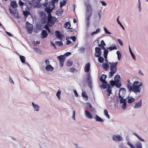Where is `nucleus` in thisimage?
<instances>
[{
    "label": "nucleus",
    "mask_w": 148,
    "mask_h": 148,
    "mask_svg": "<svg viewBox=\"0 0 148 148\" xmlns=\"http://www.w3.org/2000/svg\"><path fill=\"white\" fill-rule=\"evenodd\" d=\"M84 5L86 8V22L87 27H88L90 25L89 20L92 15V9L89 1H84Z\"/></svg>",
    "instance_id": "nucleus-1"
},
{
    "label": "nucleus",
    "mask_w": 148,
    "mask_h": 148,
    "mask_svg": "<svg viewBox=\"0 0 148 148\" xmlns=\"http://www.w3.org/2000/svg\"><path fill=\"white\" fill-rule=\"evenodd\" d=\"M142 86V83L138 81H135L133 83V86L131 91L134 92H140V91L141 88Z\"/></svg>",
    "instance_id": "nucleus-2"
},
{
    "label": "nucleus",
    "mask_w": 148,
    "mask_h": 148,
    "mask_svg": "<svg viewBox=\"0 0 148 148\" xmlns=\"http://www.w3.org/2000/svg\"><path fill=\"white\" fill-rule=\"evenodd\" d=\"M107 76L106 75L103 74L100 78V80L102 84L101 85H100V87L103 89H105L106 88L105 86V85L108 84L107 82L106 81Z\"/></svg>",
    "instance_id": "nucleus-3"
},
{
    "label": "nucleus",
    "mask_w": 148,
    "mask_h": 148,
    "mask_svg": "<svg viewBox=\"0 0 148 148\" xmlns=\"http://www.w3.org/2000/svg\"><path fill=\"white\" fill-rule=\"evenodd\" d=\"M57 18L55 16L51 17H48L47 18V23L49 24L51 26H52L54 24Z\"/></svg>",
    "instance_id": "nucleus-4"
},
{
    "label": "nucleus",
    "mask_w": 148,
    "mask_h": 148,
    "mask_svg": "<svg viewBox=\"0 0 148 148\" xmlns=\"http://www.w3.org/2000/svg\"><path fill=\"white\" fill-rule=\"evenodd\" d=\"M86 77V80L88 86L91 89L92 88V78L90 73H88L87 74Z\"/></svg>",
    "instance_id": "nucleus-5"
},
{
    "label": "nucleus",
    "mask_w": 148,
    "mask_h": 148,
    "mask_svg": "<svg viewBox=\"0 0 148 148\" xmlns=\"http://www.w3.org/2000/svg\"><path fill=\"white\" fill-rule=\"evenodd\" d=\"M26 27L29 33L31 34L32 32V25L30 24L28 22L25 23Z\"/></svg>",
    "instance_id": "nucleus-6"
},
{
    "label": "nucleus",
    "mask_w": 148,
    "mask_h": 148,
    "mask_svg": "<svg viewBox=\"0 0 148 148\" xmlns=\"http://www.w3.org/2000/svg\"><path fill=\"white\" fill-rule=\"evenodd\" d=\"M126 91V89L125 88L122 87L120 89L119 93V97H118L119 99H120L122 97H125Z\"/></svg>",
    "instance_id": "nucleus-7"
},
{
    "label": "nucleus",
    "mask_w": 148,
    "mask_h": 148,
    "mask_svg": "<svg viewBox=\"0 0 148 148\" xmlns=\"http://www.w3.org/2000/svg\"><path fill=\"white\" fill-rule=\"evenodd\" d=\"M112 138L113 140L116 142H119L123 140V138L120 135L116 134L113 135Z\"/></svg>",
    "instance_id": "nucleus-8"
},
{
    "label": "nucleus",
    "mask_w": 148,
    "mask_h": 148,
    "mask_svg": "<svg viewBox=\"0 0 148 148\" xmlns=\"http://www.w3.org/2000/svg\"><path fill=\"white\" fill-rule=\"evenodd\" d=\"M108 63L110 65V70H113L117 71V69L116 67L118 64V62H108Z\"/></svg>",
    "instance_id": "nucleus-9"
},
{
    "label": "nucleus",
    "mask_w": 148,
    "mask_h": 148,
    "mask_svg": "<svg viewBox=\"0 0 148 148\" xmlns=\"http://www.w3.org/2000/svg\"><path fill=\"white\" fill-rule=\"evenodd\" d=\"M55 35L58 38L60 39L61 41L62 40V37H64L63 35L59 31H56L55 32Z\"/></svg>",
    "instance_id": "nucleus-10"
},
{
    "label": "nucleus",
    "mask_w": 148,
    "mask_h": 148,
    "mask_svg": "<svg viewBox=\"0 0 148 148\" xmlns=\"http://www.w3.org/2000/svg\"><path fill=\"white\" fill-rule=\"evenodd\" d=\"M39 2L38 0H32V3L37 8H40L41 7V5Z\"/></svg>",
    "instance_id": "nucleus-11"
},
{
    "label": "nucleus",
    "mask_w": 148,
    "mask_h": 148,
    "mask_svg": "<svg viewBox=\"0 0 148 148\" xmlns=\"http://www.w3.org/2000/svg\"><path fill=\"white\" fill-rule=\"evenodd\" d=\"M127 84L126 86L129 92L131 91L132 86H133V84L130 82V80L129 79H128L127 80Z\"/></svg>",
    "instance_id": "nucleus-12"
},
{
    "label": "nucleus",
    "mask_w": 148,
    "mask_h": 148,
    "mask_svg": "<svg viewBox=\"0 0 148 148\" xmlns=\"http://www.w3.org/2000/svg\"><path fill=\"white\" fill-rule=\"evenodd\" d=\"M25 5L26 6L25 10L29 11L32 7V4L31 2L29 1H27L25 3Z\"/></svg>",
    "instance_id": "nucleus-13"
},
{
    "label": "nucleus",
    "mask_w": 148,
    "mask_h": 148,
    "mask_svg": "<svg viewBox=\"0 0 148 148\" xmlns=\"http://www.w3.org/2000/svg\"><path fill=\"white\" fill-rule=\"evenodd\" d=\"M48 34V33L46 30H42V31L41 34V37L43 39L46 38L47 37Z\"/></svg>",
    "instance_id": "nucleus-14"
},
{
    "label": "nucleus",
    "mask_w": 148,
    "mask_h": 148,
    "mask_svg": "<svg viewBox=\"0 0 148 148\" xmlns=\"http://www.w3.org/2000/svg\"><path fill=\"white\" fill-rule=\"evenodd\" d=\"M122 84L120 82V80L119 79L115 81V86L117 88H120Z\"/></svg>",
    "instance_id": "nucleus-15"
},
{
    "label": "nucleus",
    "mask_w": 148,
    "mask_h": 148,
    "mask_svg": "<svg viewBox=\"0 0 148 148\" xmlns=\"http://www.w3.org/2000/svg\"><path fill=\"white\" fill-rule=\"evenodd\" d=\"M142 104V100L141 99L138 102H137L135 103V105L134 106L133 108L135 109L140 108L141 107Z\"/></svg>",
    "instance_id": "nucleus-16"
},
{
    "label": "nucleus",
    "mask_w": 148,
    "mask_h": 148,
    "mask_svg": "<svg viewBox=\"0 0 148 148\" xmlns=\"http://www.w3.org/2000/svg\"><path fill=\"white\" fill-rule=\"evenodd\" d=\"M106 88V89L107 88V89L106 90V91L108 93H109L110 94H112V87H110V84H108L105 85V86Z\"/></svg>",
    "instance_id": "nucleus-17"
},
{
    "label": "nucleus",
    "mask_w": 148,
    "mask_h": 148,
    "mask_svg": "<svg viewBox=\"0 0 148 148\" xmlns=\"http://www.w3.org/2000/svg\"><path fill=\"white\" fill-rule=\"evenodd\" d=\"M90 69V64L89 62L87 63L84 67V71L85 72H88Z\"/></svg>",
    "instance_id": "nucleus-18"
},
{
    "label": "nucleus",
    "mask_w": 148,
    "mask_h": 148,
    "mask_svg": "<svg viewBox=\"0 0 148 148\" xmlns=\"http://www.w3.org/2000/svg\"><path fill=\"white\" fill-rule=\"evenodd\" d=\"M32 104L35 111H38L39 110V107L36 104L34 103V102H32Z\"/></svg>",
    "instance_id": "nucleus-19"
},
{
    "label": "nucleus",
    "mask_w": 148,
    "mask_h": 148,
    "mask_svg": "<svg viewBox=\"0 0 148 148\" xmlns=\"http://www.w3.org/2000/svg\"><path fill=\"white\" fill-rule=\"evenodd\" d=\"M109 63H103L102 64V66L103 68L105 69V70L107 71L109 69L110 66Z\"/></svg>",
    "instance_id": "nucleus-20"
},
{
    "label": "nucleus",
    "mask_w": 148,
    "mask_h": 148,
    "mask_svg": "<svg viewBox=\"0 0 148 148\" xmlns=\"http://www.w3.org/2000/svg\"><path fill=\"white\" fill-rule=\"evenodd\" d=\"M85 114L86 116L89 119H92V116L91 113L87 110L85 111Z\"/></svg>",
    "instance_id": "nucleus-21"
},
{
    "label": "nucleus",
    "mask_w": 148,
    "mask_h": 148,
    "mask_svg": "<svg viewBox=\"0 0 148 148\" xmlns=\"http://www.w3.org/2000/svg\"><path fill=\"white\" fill-rule=\"evenodd\" d=\"M53 67L50 64L47 65L45 67V69L48 71H52L53 70Z\"/></svg>",
    "instance_id": "nucleus-22"
},
{
    "label": "nucleus",
    "mask_w": 148,
    "mask_h": 148,
    "mask_svg": "<svg viewBox=\"0 0 148 148\" xmlns=\"http://www.w3.org/2000/svg\"><path fill=\"white\" fill-rule=\"evenodd\" d=\"M10 6L13 8H15L17 7V4L15 1H11L10 2Z\"/></svg>",
    "instance_id": "nucleus-23"
},
{
    "label": "nucleus",
    "mask_w": 148,
    "mask_h": 148,
    "mask_svg": "<svg viewBox=\"0 0 148 148\" xmlns=\"http://www.w3.org/2000/svg\"><path fill=\"white\" fill-rule=\"evenodd\" d=\"M95 120L97 121L103 122L104 121L103 120L97 115H96L95 117Z\"/></svg>",
    "instance_id": "nucleus-24"
},
{
    "label": "nucleus",
    "mask_w": 148,
    "mask_h": 148,
    "mask_svg": "<svg viewBox=\"0 0 148 148\" xmlns=\"http://www.w3.org/2000/svg\"><path fill=\"white\" fill-rule=\"evenodd\" d=\"M129 97V96H128L127 98L126 99H123V98L124 97H121L120 99V103H126L127 100L126 99H127V98Z\"/></svg>",
    "instance_id": "nucleus-25"
},
{
    "label": "nucleus",
    "mask_w": 148,
    "mask_h": 148,
    "mask_svg": "<svg viewBox=\"0 0 148 148\" xmlns=\"http://www.w3.org/2000/svg\"><path fill=\"white\" fill-rule=\"evenodd\" d=\"M57 58L59 61H64L65 59V56L63 55L58 56L57 57Z\"/></svg>",
    "instance_id": "nucleus-26"
},
{
    "label": "nucleus",
    "mask_w": 148,
    "mask_h": 148,
    "mask_svg": "<svg viewBox=\"0 0 148 148\" xmlns=\"http://www.w3.org/2000/svg\"><path fill=\"white\" fill-rule=\"evenodd\" d=\"M82 96L84 99H85L86 101H87L88 99V96L86 95L85 91L82 92Z\"/></svg>",
    "instance_id": "nucleus-27"
},
{
    "label": "nucleus",
    "mask_w": 148,
    "mask_h": 148,
    "mask_svg": "<svg viewBox=\"0 0 148 148\" xmlns=\"http://www.w3.org/2000/svg\"><path fill=\"white\" fill-rule=\"evenodd\" d=\"M45 11L47 13H51L52 11V9L50 8L49 7H48L45 8Z\"/></svg>",
    "instance_id": "nucleus-28"
},
{
    "label": "nucleus",
    "mask_w": 148,
    "mask_h": 148,
    "mask_svg": "<svg viewBox=\"0 0 148 148\" xmlns=\"http://www.w3.org/2000/svg\"><path fill=\"white\" fill-rule=\"evenodd\" d=\"M111 71L109 72V77L110 78L112 77L114 74L116 72V71L113 70H110Z\"/></svg>",
    "instance_id": "nucleus-29"
},
{
    "label": "nucleus",
    "mask_w": 148,
    "mask_h": 148,
    "mask_svg": "<svg viewBox=\"0 0 148 148\" xmlns=\"http://www.w3.org/2000/svg\"><path fill=\"white\" fill-rule=\"evenodd\" d=\"M117 49L116 45H114V46H111L108 48V49L110 51H111L112 50H116Z\"/></svg>",
    "instance_id": "nucleus-30"
},
{
    "label": "nucleus",
    "mask_w": 148,
    "mask_h": 148,
    "mask_svg": "<svg viewBox=\"0 0 148 148\" xmlns=\"http://www.w3.org/2000/svg\"><path fill=\"white\" fill-rule=\"evenodd\" d=\"M64 26L67 29H69L71 26L70 23L69 22H66L65 23Z\"/></svg>",
    "instance_id": "nucleus-31"
},
{
    "label": "nucleus",
    "mask_w": 148,
    "mask_h": 148,
    "mask_svg": "<svg viewBox=\"0 0 148 148\" xmlns=\"http://www.w3.org/2000/svg\"><path fill=\"white\" fill-rule=\"evenodd\" d=\"M66 3V0H63L62 2H60V7L61 8L62 7L65 5Z\"/></svg>",
    "instance_id": "nucleus-32"
},
{
    "label": "nucleus",
    "mask_w": 148,
    "mask_h": 148,
    "mask_svg": "<svg viewBox=\"0 0 148 148\" xmlns=\"http://www.w3.org/2000/svg\"><path fill=\"white\" fill-rule=\"evenodd\" d=\"M42 24L40 23H37L36 25V27L37 29L41 30L42 29Z\"/></svg>",
    "instance_id": "nucleus-33"
},
{
    "label": "nucleus",
    "mask_w": 148,
    "mask_h": 148,
    "mask_svg": "<svg viewBox=\"0 0 148 148\" xmlns=\"http://www.w3.org/2000/svg\"><path fill=\"white\" fill-rule=\"evenodd\" d=\"M100 29L99 28H97L96 29L95 31L92 32L91 34V36H93L95 34H97L100 32Z\"/></svg>",
    "instance_id": "nucleus-34"
},
{
    "label": "nucleus",
    "mask_w": 148,
    "mask_h": 148,
    "mask_svg": "<svg viewBox=\"0 0 148 148\" xmlns=\"http://www.w3.org/2000/svg\"><path fill=\"white\" fill-rule=\"evenodd\" d=\"M29 11L26 10L23 12V14L26 18L28 16V15L30 14V13L29 12Z\"/></svg>",
    "instance_id": "nucleus-35"
},
{
    "label": "nucleus",
    "mask_w": 148,
    "mask_h": 148,
    "mask_svg": "<svg viewBox=\"0 0 148 148\" xmlns=\"http://www.w3.org/2000/svg\"><path fill=\"white\" fill-rule=\"evenodd\" d=\"M19 58L21 62L22 63H25V57L24 56H20Z\"/></svg>",
    "instance_id": "nucleus-36"
},
{
    "label": "nucleus",
    "mask_w": 148,
    "mask_h": 148,
    "mask_svg": "<svg viewBox=\"0 0 148 148\" xmlns=\"http://www.w3.org/2000/svg\"><path fill=\"white\" fill-rule=\"evenodd\" d=\"M129 98V97L127 98L128 100L127 101V103H131L135 101V99L133 98Z\"/></svg>",
    "instance_id": "nucleus-37"
},
{
    "label": "nucleus",
    "mask_w": 148,
    "mask_h": 148,
    "mask_svg": "<svg viewBox=\"0 0 148 148\" xmlns=\"http://www.w3.org/2000/svg\"><path fill=\"white\" fill-rule=\"evenodd\" d=\"M104 115L108 119L110 118V116L108 114V112L107 110L106 109H105L104 110Z\"/></svg>",
    "instance_id": "nucleus-38"
},
{
    "label": "nucleus",
    "mask_w": 148,
    "mask_h": 148,
    "mask_svg": "<svg viewBox=\"0 0 148 148\" xmlns=\"http://www.w3.org/2000/svg\"><path fill=\"white\" fill-rule=\"evenodd\" d=\"M135 146L136 148H142V144L140 142H138L135 145Z\"/></svg>",
    "instance_id": "nucleus-39"
},
{
    "label": "nucleus",
    "mask_w": 148,
    "mask_h": 148,
    "mask_svg": "<svg viewBox=\"0 0 148 148\" xmlns=\"http://www.w3.org/2000/svg\"><path fill=\"white\" fill-rule=\"evenodd\" d=\"M64 10L62 9L60 11L58 10L56 12V14L58 16H61Z\"/></svg>",
    "instance_id": "nucleus-40"
},
{
    "label": "nucleus",
    "mask_w": 148,
    "mask_h": 148,
    "mask_svg": "<svg viewBox=\"0 0 148 148\" xmlns=\"http://www.w3.org/2000/svg\"><path fill=\"white\" fill-rule=\"evenodd\" d=\"M133 134L135 136H136L138 138V139L140 141L143 142H144L145 141V140L144 139L142 138L136 133H133Z\"/></svg>",
    "instance_id": "nucleus-41"
},
{
    "label": "nucleus",
    "mask_w": 148,
    "mask_h": 148,
    "mask_svg": "<svg viewBox=\"0 0 148 148\" xmlns=\"http://www.w3.org/2000/svg\"><path fill=\"white\" fill-rule=\"evenodd\" d=\"M119 16L117 18V22L120 25V26L124 30H125V28L122 25L121 23L120 22L119 20Z\"/></svg>",
    "instance_id": "nucleus-42"
},
{
    "label": "nucleus",
    "mask_w": 148,
    "mask_h": 148,
    "mask_svg": "<svg viewBox=\"0 0 148 148\" xmlns=\"http://www.w3.org/2000/svg\"><path fill=\"white\" fill-rule=\"evenodd\" d=\"M108 53V50H106V51H104L103 52V56L104 58H107V56Z\"/></svg>",
    "instance_id": "nucleus-43"
},
{
    "label": "nucleus",
    "mask_w": 148,
    "mask_h": 148,
    "mask_svg": "<svg viewBox=\"0 0 148 148\" xmlns=\"http://www.w3.org/2000/svg\"><path fill=\"white\" fill-rule=\"evenodd\" d=\"M116 53L117 55L118 59L119 60H120L121 57V53L119 51H117Z\"/></svg>",
    "instance_id": "nucleus-44"
},
{
    "label": "nucleus",
    "mask_w": 148,
    "mask_h": 148,
    "mask_svg": "<svg viewBox=\"0 0 148 148\" xmlns=\"http://www.w3.org/2000/svg\"><path fill=\"white\" fill-rule=\"evenodd\" d=\"M98 60L99 62L102 63L104 61V59L103 57L100 56L98 57Z\"/></svg>",
    "instance_id": "nucleus-45"
},
{
    "label": "nucleus",
    "mask_w": 148,
    "mask_h": 148,
    "mask_svg": "<svg viewBox=\"0 0 148 148\" xmlns=\"http://www.w3.org/2000/svg\"><path fill=\"white\" fill-rule=\"evenodd\" d=\"M47 17L42 18L41 23L43 24L47 22Z\"/></svg>",
    "instance_id": "nucleus-46"
},
{
    "label": "nucleus",
    "mask_w": 148,
    "mask_h": 148,
    "mask_svg": "<svg viewBox=\"0 0 148 148\" xmlns=\"http://www.w3.org/2000/svg\"><path fill=\"white\" fill-rule=\"evenodd\" d=\"M73 64V62L71 60H68L66 63L67 66H71Z\"/></svg>",
    "instance_id": "nucleus-47"
},
{
    "label": "nucleus",
    "mask_w": 148,
    "mask_h": 148,
    "mask_svg": "<svg viewBox=\"0 0 148 148\" xmlns=\"http://www.w3.org/2000/svg\"><path fill=\"white\" fill-rule=\"evenodd\" d=\"M110 87L112 88L114 86H115V81L113 80H111L110 81Z\"/></svg>",
    "instance_id": "nucleus-48"
},
{
    "label": "nucleus",
    "mask_w": 148,
    "mask_h": 148,
    "mask_svg": "<svg viewBox=\"0 0 148 148\" xmlns=\"http://www.w3.org/2000/svg\"><path fill=\"white\" fill-rule=\"evenodd\" d=\"M101 44L98 45L99 47L105 46L106 45V44L103 40H101Z\"/></svg>",
    "instance_id": "nucleus-49"
},
{
    "label": "nucleus",
    "mask_w": 148,
    "mask_h": 148,
    "mask_svg": "<svg viewBox=\"0 0 148 148\" xmlns=\"http://www.w3.org/2000/svg\"><path fill=\"white\" fill-rule=\"evenodd\" d=\"M60 94H61L60 91L58 90V92H57V94L56 95V96L58 97V99L59 100H60Z\"/></svg>",
    "instance_id": "nucleus-50"
},
{
    "label": "nucleus",
    "mask_w": 148,
    "mask_h": 148,
    "mask_svg": "<svg viewBox=\"0 0 148 148\" xmlns=\"http://www.w3.org/2000/svg\"><path fill=\"white\" fill-rule=\"evenodd\" d=\"M85 49L83 47H81L79 49V51L81 53H83L85 51Z\"/></svg>",
    "instance_id": "nucleus-51"
},
{
    "label": "nucleus",
    "mask_w": 148,
    "mask_h": 148,
    "mask_svg": "<svg viewBox=\"0 0 148 148\" xmlns=\"http://www.w3.org/2000/svg\"><path fill=\"white\" fill-rule=\"evenodd\" d=\"M52 26H51V25H50L49 24H48V23H47V24L44 27V28L46 30H48L49 29V28L51 27Z\"/></svg>",
    "instance_id": "nucleus-52"
},
{
    "label": "nucleus",
    "mask_w": 148,
    "mask_h": 148,
    "mask_svg": "<svg viewBox=\"0 0 148 148\" xmlns=\"http://www.w3.org/2000/svg\"><path fill=\"white\" fill-rule=\"evenodd\" d=\"M55 43L56 45L59 46H61L63 45V43L62 41H56L55 42Z\"/></svg>",
    "instance_id": "nucleus-53"
},
{
    "label": "nucleus",
    "mask_w": 148,
    "mask_h": 148,
    "mask_svg": "<svg viewBox=\"0 0 148 148\" xmlns=\"http://www.w3.org/2000/svg\"><path fill=\"white\" fill-rule=\"evenodd\" d=\"M102 14V11L101 10H99L98 11V15L99 16V19H100L101 18V16Z\"/></svg>",
    "instance_id": "nucleus-54"
},
{
    "label": "nucleus",
    "mask_w": 148,
    "mask_h": 148,
    "mask_svg": "<svg viewBox=\"0 0 148 148\" xmlns=\"http://www.w3.org/2000/svg\"><path fill=\"white\" fill-rule=\"evenodd\" d=\"M101 53L98 52H95V56L97 58L101 56Z\"/></svg>",
    "instance_id": "nucleus-55"
},
{
    "label": "nucleus",
    "mask_w": 148,
    "mask_h": 148,
    "mask_svg": "<svg viewBox=\"0 0 148 148\" xmlns=\"http://www.w3.org/2000/svg\"><path fill=\"white\" fill-rule=\"evenodd\" d=\"M104 30L105 31V33L106 34H111V33L110 32H109L108 30L105 27H104Z\"/></svg>",
    "instance_id": "nucleus-56"
},
{
    "label": "nucleus",
    "mask_w": 148,
    "mask_h": 148,
    "mask_svg": "<svg viewBox=\"0 0 148 148\" xmlns=\"http://www.w3.org/2000/svg\"><path fill=\"white\" fill-rule=\"evenodd\" d=\"M9 11L10 12L11 14H15V13H16V11L14 10V9H11V8H10L9 9Z\"/></svg>",
    "instance_id": "nucleus-57"
},
{
    "label": "nucleus",
    "mask_w": 148,
    "mask_h": 148,
    "mask_svg": "<svg viewBox=\"0 0 148 148\" xmlns=\"http://www.w3.org/2000/svg\"><path fill=\"white\" fill-rule=\"evenodd\" d=\"M95 52H101V48L98 47H96L95 48Z\"/></svg>",
    "instance_id": "nucleus-58"
},
{
    "label": "nucleus",
    "mask_w": 148,
    "mask_h": 148,
    "mask_svg": "<svg viewBox=\"0 0 148 148\" xmlns=\"http://www.w3.org/2000/svg\"><path fill=\"white\" fill-rule=\"evenodd\" d=\"M127 144L131 148H135L134 146L128 141L127 143Z\"/></svg>",
    "instance_id": "nucleus-59"
},
{
    "label": "nucleus",
    "mask_w": 148,
    "mask_h": 148,
    "mask_svg": "<svg viewBox=\"0 0 148 148\" xmlns=\"http://www.w3.org/2000/svg\"><path fill=\"white\" fill-rule=\"evenodd\" d=\"M18 4L20 6H22L25 4V3L21 0H19Z\"/></svg>",
    "instance_id": "nucleus-60"
},
{
    "label": "nucleus",
    "mask_w": 148,
    "mask_h": 148,
    "mask_svg": "<svg viewBox=\"0 0 148 148\" xmlns=\"http://www.w3.org/2000/svg\"><path fill=\"white\" fill-rule=\"evenodd\" d=\"M120 78H121L120 76L118 74H117L115 75L114 77V81H115V80L117 79H120Z\"/></svg>",
    "instance_id": "nucleus-61"
},
{
    "label": "nucleus",
    "mask_w": 148,
    "mask_h": 148,
    "mask_svg": "<svg viewBox=\"0 0 148 148\" xmlns=\"http://www.w3.org/2000/svg\"><path fill=\"white\" fill-rule=\"evenodd\" d=\"M41 15L42 16V18L47 17V15L43 12H41Z\"/></svg>",
    "instance_id": "nucleus-62"
},
{
    "label": "nucleus",
    "mask_w": 148,
    "mask_h": 148,
    "mask_svg": "<svg viewBox=\"0 0 148 148\" xmlns=\"http://www.w3.org/2000/svg\"><path fill=\"white\" fill-rule=\"evenodd\" d=\"M71 54V53L70 52H66L63 55L67 57Z\"/></svg>",
    "instance_id": "nucleus-63"
},
{
    "label": "nucleus",
    "mask_w": 148,
    "mask_h": 148,
    "mask_svg": "<svg viewBox=\"0 0 148 148\" xmlns=\"http://www.w3.org/2000/svg\"><path fill=\"white\" fill-rule=\"evenodd\" d=\"M70 39H71L74 42H75L76 40V38L75 36H73L70 37Z\"/></svg>",
    "instance_id": "nucleus-64"
}]
</instances>
